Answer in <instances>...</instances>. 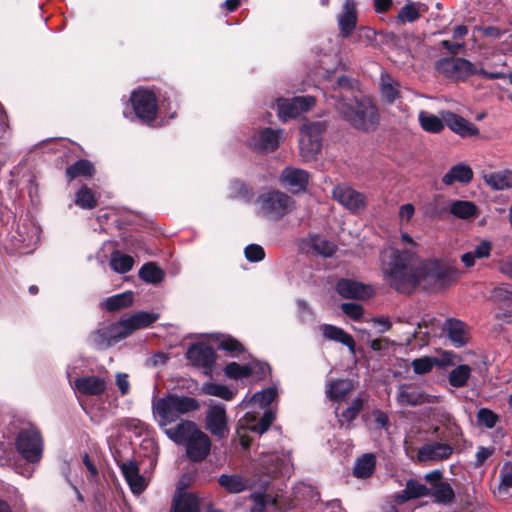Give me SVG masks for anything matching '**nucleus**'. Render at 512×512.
<instances>
[{
	"instance_id": "39448f33",
	"label": "nucleus",
	"mask_w": 512,
	"mask_h": 512,
	"mask_svg": "<svg viewBox=\"0 0 512 512\" xmlns=\"http://www.w3.org/2000/svg\"><path fill=\"white\" fill-rule=\"evenodd\" d=\"M435 70L443 77L453 81H464L474 75L491 80L506 78L504 72H488L481 65L472 63L465 58H441L435 63Z\"/></svg>"
},
{
	"instance_id": "603ef678",
	"label": "nucleus",
	"mask_w": 512,
	"mask_h": 512,
	"mask_svg": "<svg viewBox=\"0 0 512 512\" xmlns=\"http://www.w3.org/2000/svg\"><path fill=\"white\" fill-rule=\"evenodd\" d=\"M75 204L82 209H93L97 205V200L93 191L87 186H83L76 193Z\"/></svg>"
},
{
	"instance_id": "3c124183",
	"label": "nucleus",
	"mask_w": 512,
	"mask_h": 512,
	"mask_svg": "<svg viewBox=\"0 0 512 512\" xmlns=\"http://www.w3.org/2000/svg\"><path fill=\"white\" fill-rule=\"evenodd\" d=\"M491 298L498 306L512 311V290L505 286L496 287L492 291Z\"/></svg>"
},
{
	"instance_id": "aec40b11",
	"label": "nucleus",
	"mask_w": 512,
	"mask_h": 512,
	"mask_svg": "<svg viewBox=\"0 0 512 512\" xmlns=\"http://www.w3.org/2000/svg\"><path fill=\"white\" fill-rule=\"evenodd\" d=\"M308 181L309 173L295 167H286L280 175L281 185L294 193L305 190Z\"/></svg>"
},
{
	"instance_id": "473e14b6",
	"label": "nucleus",
	"mask_w": 512,
	"mask_h": 512,
	"mask_svg": "<svg viewBox=\"0 0 512 512\" xmlns=\"http://www.w3.org/2000/svg\"><path fill=\"white\" fill-rule=\"evenodd\" d=\"M484 182L493 190L500 191L512 187V170H500L483 175Z\"/></svg>"
},
{
	"instance_id": "37998d69",
	"label": "nucleus",
	"mask_w": 512,
	"mask_h": 512,
	"mask_svg": "<svg viewBox=\"0 0 512 512\" xmlns=\"http://www.w3.org/2000/svg\"><path fill=\"white\" fill-rule=\"evenodd\" d=\"M134 258L120 251H114L110 257V267L118 274L129 272L134 265Z\"/></svg>"
},
{
	"instance_id": "0e129e2a",
	"label": "nucleus",
	"mask_w": 512,
	"mask_h": 512,
	"mask_svg": "<svg viewBox=\"0 0 512 512\" xmlns=\"http://www.w3.org/2000/svg\"><path fill=\"white\" fill-rule=\"evenodd\" d=\"M344 314L354 320H358L363 316V307L358 303L348 302L341 305Z\"/></svg>"
},
{
	"instance_id": "bb28decb",
	"label": "nucleus",
	"mask_w": 512,
	"mask_h": 512,
	"mask_svg": "<svg viewBox=\"0 0 512 512\" xmlns=\"http://www.w3.org/2000/svg\"><path fill=\"white\" fill-rule=\"evenodd\" d=\"M319 330L326 340L340 343L346 346L352 354L355 353V341L344 329L331 324H321Z\"/></svg>"
},
{
	"instance_id": "864d4df0",
	"label": "nucleus",
	"mask_w": 512,
	"mask_h": 512,
	"mask_svg": "<svg viewBox=\"0 0 512 512\" xmlns=\"http://www.w3.org/2000/svg\"><path fill=\"white\" fill-rule=\"evenodd\" d=\"M139 278L146 283L160 282V268L155 262L145 263L138 272Z\"/></svg>"
},
{
	"instance_id": "e433bc0d",
	"label": "nucleus",
	"mask_w": 512,
	"mask_h": 512,
	"mask_svg": "<svg viewBox=\"0 0 512 512\" xmlns=\"http://www.w3.org/2000/svg\"><path fill=\"white\" fill-rule=\"evenodd\" d=\"M427 11V7L419 2H409L405 4L398 12L397 19L401 23H412L418 20L422 13Z\"/></svg>"
},
{
	"instance_id": "5701e85b",
	"label": "nucleus",
	"mask_w": 512,
	"mask_h": 512,
	"mask_svg": "<svg viewBox=\"0 0 512 512\" xmlns=\"http://www.w3.org/2000/svg\"><path fill=\"white\" fill-rule=\"evenodd\" d=\"M122 475L134 494H141L147 487V481L139 473V467L134 461H125L118 463Z\"/></svg>"
},
{
	"instance_id": "423d86ee",
	"label": "nucleus",
	"mask_w": 512,
	"mask_h": 512,
	"mask_svg": "<svg viewBox=\"0 0 512 512\" xmlns=\"http://www.w3.org/2000/svg\"><path fill=\"white\" fill-rule=\"evenodd\" d=\"M257 213L270 220H279L295 208L292 197L279 190L261 193L256 199Z\"/></svg>"
},
{
	"instance_id": "09e8293b",
	"label": "nucleus",
	"mask_w": 512,
	"mask_h": 512,
	"mask_svg": "<svg viewBox=\"0 0 512 512\" xmlns=\"http://www.w3.org/2000/svg\"><path fill=\"white\" fill-rule=\"evenodd\" d=\"M336 87H333V93L330 94V99L334 101V105L341 100V96L353 97L354 92L352 91L353 82L346 76H339L337 78Z\"/></svg>"
},
{
	"instance_id": "9b49d317",
	"label": "nucleus",
	"mask_w": 512,
	"mask_h": 512,
	"mask_svg": "<svg viewBox=\"0 0 512 512\" xmlns=\"http://www.w3.org/2000/svg\"><path fill=\"white\" fill-rule=\"evenodd\" d=\"M186 357L190 364L200 369L205 376H212L216 362V353L212 347L204 343H194L188 348Z\"/></svg>"
},
{
	"instance_id": "412c9836",
	"label": "nucleus",
	"mask_w": 512,
	"mask_h": 512,
	"mask_svg": "<svg viewBox=\"0 0 512 512\" xmlns=\"http://www.w3.org/2000/svg\"><path fill=\"white\" fill-rule=\"evenodd\" d=\"M443 331L456 348L465 346L470 339L469 327L458 319H447L443 324Z\"/></svg>"
},
{
	"instance_id": "ddd939ff",
	"label": "nucleus",
	"mask_w": 512,
	"mask_h": 512,
	"mask_svg": "<svg viewBox=\"0 0 512 512\" xmlns=\"http://www.w3.org/2000/svg\"><path fill=\"white\" fill-rule=\"evenodd\" d=\"M315 103L314 97L298 96L291 99L278 98L276 108L278 117L286 122L289 119L296 118L303 112L309 110Z\"/></svg>"
},
{
	"instance_id": "4468645a",
	"label": "nucleus",
	"mask_w": 512,
	"mask_h": 512,
	"mask_svg": "<svg viewBox=\"0 0 512 512\" xmlns=\"http://www.w3.org/2000/svg\"><path fill=\"white\" fill-rule=\"evenodd\" d=\"M206 428L219 439L228 435V417L223 404H209L206 413Z\"/></svg>"
},
{
	"instance_id": "9d476101",
	"label": "nucleus",
	"mask_w": 512,
	"mask_h": 512,
	"mask_svg": "<svg viewBox=\"0 0 512 512\" xmlns=\"http://www.w3.org/2000/svg\"><path fill=\"white\" fill-rule=\"evenodd\" d=\"M136 117L144 124H150L157 116L158 106L156 95L148 90L138 88L129 98Z\"/></svg>"
},
{
	"instance_id": "de8ad7c7",
	"label": "nucleus",
	"mask_w": 512,
	"mask_h": 512,
	"mask_svg": "<svg viewBox=\"0 0 512 512\" xmlns=\"http://www.w3.org/2000/svg\"><path fill=\"white\" fill-rule=\"evenodd\" d=\"M201 392L205 395L215 396L229 401L235 396V392L223 384L214 382H205L201 387Z\"/></svg>"
},
{
	"instance_id": "69168bd1",
	"label": "nucleus",
	"mask_w": 512,
	"mask_h": 512,
	"mask_svg": "<svg viewBox=\"0 0 512 512\" xmlns=\"http://www.w3.org/2000/svg\"><path fill=\"white\" fill-rule=\"evenodd\" d=\"M456 355L450 351H444L440 357H435V366L445 368L447 366L454 365Z\"/></svg>"
},
{
	"instance_id": "a19ab883",
	"label": "nucleus",
	"mask_w": 512,
	"mask_h": 512,
	"mask_svg": "<svg viewBox=\"0 0 512 512\" xmlns=\"http://www.w3.org/2000/svg\"><path fill=\"white\" fill-rule=\"evenodd\" d=\"M376 458L373 454L367 453L358 458L355 462L353 474L357 478L365 479L370 477L375 469Z\"/></svg>"
},
{
	"instance_id": "bf43d9fd",
	"label": "nucleus",
	"mask_w": 512,
	"mask_h": 512,
	"mask_svg": "<svg viewBox=\"0 0 512 512\" xmlns=\"http://www.w3.org/2000/svg\"><path fill=\"white\" fill-rule=\"evenodd\" d=\"M435 357L423 356L416 358L411 362V367L415 374L423 375L430 372L435 367Z\"/></svg>"
},
{
	"instance_id": "c756f323",
	"label": "nucleus",
	"mask_w": 512,
	"mask_h": 512,
	"mask_svg": "<svg viewBox=\"0 0 512 512\" xmlns=\"http://www.w3.org/2000/svg\"><path fill=\"white\" fill-rule=\"evenodd\" d=\"M354 384L350 379H335L326 383L325 394L330 400L342 402L353 390Z\"/></svg>"
},
{
	"instance_id": "8fccbe9b",
	"label": "nucleus",
	"mask_w": 512,
	"mask_h": 512,
	"mask_svg": "<svg viewBox=\"0 0 512 512\" xmlns=\"http://www.w3.org/2000/svg\"><path fill=\"white\" fill-rule=\"evenodd\" d=\"M432 496L434 501L439 504H450L454 501L455 493L450 484L446 482H440L433 490Z\"/></svg>"
},
{
	"instance_id": "774afa93",
	"label": "nucleus",
	"mask_w": 512,
	"mask_h": 512,
	"mask_svg": "<svg viewBox=\"0 0 512 512\" xmlns=\"http://www.w3.org/2000/svg\"><path fill=\"white\" fill-rule=\"evenodd\" d=\"M415 213V208L412 204L407 203L399 209V220L401 224L408 223Z\"/></svg>"
},
{
	"instance_id": "a878e982",
	"label": "nucleus",
	"mask_w": 512,
	"mask_h": 512,
	"mask_svg": "<svg viewBox=\"0 0 512 512\" xmlns=\"http://www.w3.org/2000/svg\"><path fill=\"white\" fill-rule=\"evenodd\" d=\"M77 393L87 396H99L106 390V381L98 376H83L74 381L73 385Z\"/></svg>"
},
{
	"instance_id": "20e7f679",
	"label": "nucleus",
	"mask_w": 512,
	"mask_h": 512,
	"mask_svg": "<svg viewBox=\"0 0 512 512\" xmlns=\"http://www.w3.org/2000/svg\"><path fill=\"white\" fill-rule=\"evenodd\" d=\"M336 109L351 126L358 130L369 131L376 128L379 115L376 106L367 97L341 96Z\"/></svg>"
},
{
	"instance_id": "cd10ccee",
	"label": "nucleus",
	"mask_w": 512,
	"mask_h": 512,
	"mask_svg": "<svg viewBox=\"0 0 512 512\" xmlns=\"http://www.w3.org/2000/svg\"><path fill=\"white\" fill-rule=\"evenodd\" d=\"M397 401L401 406H418L430 402V396L417 388L401 385L398 388Z\"/></svg>"
},
{
	"instance_id": "1a4fd4ad",
	"label": "nucleus",
	"mask_w": 512,
	"mask_h": 512,
	"mask_svg": "<svg viewBox=\"0 0 512 512\" xmlns=\"http://www.w3.org/2000/svg\"><path fill=\"white\" fill-rule=\"evenodd\" d=\"M18 453L30 463L39 462L43 453V439L40 431L31 426L20 430L16 438Z\"/></svg>"
},
{
	"instance_id": "f704fd0d",
	"label": "nucleus",
	"mask_w": 512,
	"mask_h": 512,
	"mask_svg": "<svg viewBox=\"0 0 512 512\" xmlns=\"http://www.w3.org/2000/svg\"><path fill=\"white\" fill-rule=\"evenodd\" d=\"M200 500L191 493H178L174 498V512H200Z\"/></svg>"
},
{
	"instance_id": "dca6fc26",
	"label": "nucleus",
	"mask_w": 512,
	"mask_h": 512,
	"mask_svg": "<svg viewBox=\"0 0 512 512\" xmlns=\"http://www.w3.org/2000/svg\"><path fill=\"white\" fill-rule=\"evenodd\" d=\"M261 462L269 475L289 477L293 471L289 452H273L264 456Z\"/></svg>"
},
{
	"instance_id": "b1692460",
	"label": "nucleus",
	"mask_w": 512,
	"mask_h": 512,
	"mask_svg": "<svg viewBox=\"0 0 512 512\" xmlns=\"http://www.w3.org/2000/svg\"><path fill=\"white\" fill-rule=\"evenodd\" d=\"M441 116L445 125L461 137L476 136L479 133L478 128L474 124L453 112L442 111Z\"/></svg>"
},
{
	"instance_id": "58836bf2",
	"label": "nucleus",
	"mask_w": 512,
	"mask_h": 512,
	"mask_svg": "<svg viewBox=\"0 0 512 512\" xmlns=\"http://www.w3.org/2000/svg\"><path fill=\"white\" fill-rule=\"evenodd\" d=\"M308 246L312 251L325 258L331 257L336 251V245L326 238L313 235L308 239Z\"/></svg>"
},
{
	"instance_id": "72a5a7b5",
	"label": "nucleus",
	"mask_w": 512,
	"mask_h": 512,
	"mask_svg": "<svg viewBox=\"0 0 512 512\" xmlns=\"http://www.w3.org/2000/svg\"><path fill=\"white\" fill-rule=\"evenodd\" d=\"M429 494L430 490L426 485L417 480L410 479L407 481L405 489L395 496V501L401 504L410 499L428 496Z\"/></svg>"
},
{
	"instance_id": "ea45409f",
	"label": "nucleus",
	"mask_w": 512,
	"mask_h": 512,
	"mask_svg": "<svg viewBox=\"0 0 512 512\" xmlns=\"http://www.w3.org/2000/svg\"><path fill=\"white\" fill-rule=\"evenodd\" d=\"M134 300V293L132 291H125L113 296L108 297L102 302V306L107 311H117L129 307Z\"/></svg>"
},
{
	"instance_id": "f8f14e48",
	"label": "nucleus",
	"mask_w": 512,
	"mask_h": 512,
	"mask_svg": "<svg viewBox=\"0 0 512 512\" xmlns=\"http://www.w3.org/2000/svg\"><path fill=\"white\" fill-rule=\"evenodd\" d=\"M284 140L283 129L260 128L249 138V146L259 152H273Z\"/></svg>"
},
{
	"instance_id": "c03bdc74",
	"label": "nucleus",
	"mask_w": 512,
	"mask_h": 512,
	"mask_svg": "<svg viewBox=\"0 0 512 512\" xmlns=\"http://www.w3.org/2000/svg\"><path fill=\"white\" fill-rule=\"evenodd\" d=\"M254 506L251 512H277L278 505L276 500L267 494L254 493L251 495Z\"/></svg>"
},
{
	"instance_id": "2f4dec72",
	"label": "nucleus",
	"mask_w": 512,
	"mask_h": 512,
	"mask_svg": "<svg viewBox=\"0 0 512 512\" xmlns=\"http://www.w3.org/2000/svg\"><path fill=\"white\" fill-rule=\"evenodd\" d=\"M218 483L231 494L241 493L250 487V480L239 474H222L218 478Z\"/></svg>"
},
{
	"instance_id": "c85d7f7f",
	"label": "nucleus",
	"mask_w": 512,
	"mask_h": 512,
	"mask_svg": "<svg viewBox=\"0 0 512 512\" xmlns=\"http://www.w3.org/2000/svg\"><path fill=\"white\" fill-rule=\"evenodd\" d=\"M379 91L381 98L388 104H393L401 97L400 83L387 72L380 75Z\"/></svg>"
},
{
	"instance_id": "f3484780",
	"label": "nucleus",
	"mask_w": 512,
	"mask_h": 512,
	"mask_svg": "<svg viewBox=\"0 0 512 512\" xmlns=\"http://www.w3.org/2000/svg\"><path fill=\"white\" fill-rule=\"evenodd\" d=\"M333 197L351 212H357L365 206V196L345 184L338 185L333 189Z\"/></svg>"
},
{
	"instance_id": "49530a36",
	"label": "nucleus",
	"mask_w": 512,
	"mask_h": 512,
	"mask_svg": "<svg viewBox=\"0 0 512 512\" xmlns=\"http://www.w3.org/2000/svg\"><path fill=\"white\" fill-rule=\"evenodd\" d=\"M472 369L469 365L461 364L452 369L448 375L449 384L455 388H461L467 385L471 376Z\"/></svg>"
},
{
	"instance_id": "f257e3e1",
	"label": "nucleus",
	"mask_w": 512,
	"mask_h": 512,
	"mask_svg": "<svg viewBox=\"0 0 512 512\" xmlns=\"http://www.w3.org/2000/svg\"><path fill=\"white\" fill-rule=\"evenodd\" d=\"M380 263L384 279L401 293H410L422 281L444 288L454 280L451 269L437 260H419L410 250L388 246L380 253Z\"/></svg>"
},
{
	"instance_id": "13d9d810",
	"label": "nucleus",
	"mask_w": 512,
	"mask_h": 512,
	"mask_svg": "<svg viewBox=\"0 0 512 512\" xmlns=\"http://www.w3.org/2000/svg\"><path fill=\"white\" fill-rule=\"evenodd\" d=\"M476 419L480 427L492 429L499 421V416L488 408H481L477 412Z\"/></svg>"
},
{
	"instance_id": "a211bd4d",
	"label": "nucleus",
	"mask_w": 512,
	"mask_h": 512,
	"mask_svg": "<svg viewBox=\"0 0 512 512\" xmlns=\"http://www.w3.org/2000/svg\"><path fill=\"white\" fill-rule=\"evenodd\" d=\"M276 395V388L268 387L254 393L252 396L246 395L239 406L243 409H249V411H254L262 415L266 410L271 411L270 409H267V407L275 399Z\"/></svg>"
},
{
	"instance_id": "4d7b16f0",
	"label": "nucleus",
	"mask_w": 512,
	"mask_h": 512,
	"mask_svg": "<svg viewBox=\"0 0 512 512\" xmlns=\"http://www.w3.org/2000/svg\"><path fill=\"white\" fill-rule=\"evenodd\" d=\"M512 489V461L506 462L500 469V482L497 486L499 493H507Z\"/></svg>"
},
{
	"instance_id": "a18cd8bd",
	"label": "nucleus",
	"mask_w": 512,
	"mask_h": 512,
	"mask_svg": "<svg viewBox=\"0 0 512 512\" xmlns=\"http://www.w3.org/2000/svg\"><path fill=\"white\" fill-rule=\"evenodd\" d=\"M94 173L95 169L93 164L84 159H81L66 168V176L69 181L79 176L91 177Z\"/></svg>"
},
{
	"instance_id": "4be33fe9",
	"label": "nucleus",
	"mask_w": 512,
	"mask_h": 512,
	"mask_svg": "<svg viewBox=\"0 0 512 512\" xmlns=\"http://www.w3.org/2000/svg\"><path fill=\"white\" fill-rule=\"evenodd\" d=\"M199 408V403L192 397H177L169 395L162 398V420L166 418L167 410H174L176 413L184 414ZM162 421V425H164Z\"/></svg>"
},
{
	"instance_id": "7ed1b4c3",
	"label": "nucleus",
	"mask_w": 512,
	"mask_h": 512,
	"mask_svg": "<svg viewBox=\"0 0 512 512\" xmlns=\"http://www.w3.org/2000/svg\"><path fill=\"white\" fill-rule=\"evenodd\" d=\"M157 319L156 313L137 312L105 329L96 331L91 335V341L99 348L109 347L131 335L135 330L148 327Z\"/></svg>"
},
{
	"instance_id": "393cba45",
	"label": "nucleus",
	"mask_w": 512,
	"mask_h": 512,
	"mask_svg": "<svg viewBox=\"0 0 512 512\" xmlns=\"http://www.w3.org/2000/svg\"><path fill=\"white\" fill-rule=\"evenodd\" d=\"M338 294L347 299H364L370 296L369 286L351 279L342 278L336 283Z\"/></svg>"
},
{
	"instance_id": "79ce46f5",
	"label": "nucleus",
	"mask_w": 512,
	"mask_h": 512,
	"mask_svg": "<svg viewBox=\"0 0 512 512\" xmlns=\"http://www.w3.org/2000/svg\"><path fill=\"white\" fill-rule=\"evenodd\" d=\"M421 128L429 133H439L445 127L443 118L421 110L418 114Z\"/></svg>"
},
{
	"instance_id": "338daca9",
	"label": "nucleus",
	"mask_w": 512,
	"mask_h": 512,
	"mask_svg": "<svg viewBox=\"0 0 512 512\" xmlns=\"http://www.w3.org/2000/svg\"><path fill=\"white\" fill-rule=\"evenodd\" d=\"M472 252L478 259L487 258L491 252V243L486 240L482 241L472 250Z\"/></svg>"
},
{
	"instance_id": "0eeeda50",
	"label": "nucleus",
	"mask_w": 512,
	"mask_h": 512,
	"mask_svg": "<svg viewBox=\"0 0 512 512\" xmlns=\"http://www.w3.org/2000/svg\"><path fill=\"white\" fill-rule=\"evenodd\" d=\"M275 415L272 411L266 410L262 415L254 411H247L238 421L237 434L240 445L247 449L251 445V438L244 431H251L258 435L265 433L273 421Z\"/></svg>"
},
{
	"instance_id": "6e6552de",
	"label": "nucleus",
	"mask_w": 512,
	"mask_h": 512,
	"mask_svg": "<svg viewBox=\"0 0 512 512\" xmlns=\"http://www.w3.org/2000/svg\"><path fill=\"white\" fill-rule=\"evenodd\" d=\"M324 122L305 123L300 128L299 148L302 158L313 160L322 148V133L325 131Z\"/></svg>"
},
{
	"instance_id": "6e6d98bb",
	"label": "nucleus",
	"mask_w": 512,
	"mask_h": 512,
	"mask_svg": "<svg viewBox=\"0 0 512 512\" xmlns=\"http://www.w3.org/2000/svg\"><path fill=\"white\" fill-rule=\"evenodd\" d=\"M249 372L248 363L240 365L237 362H230L224 367L225 376L234 380L248 378Z\"/></svg>"
},
{
	"instance_id": "e2e57ef3",
	"label": "nucleus",
	"mask_w": 512,
	"mask_h": 512,
	"mask_svg": "<svg viewBox=\"0 0 512 512\" xmlns=\"http://www.w3.org/2000/svg\"><path fill=\"white\" fill-rule=\"evenodd\" d=\"M245 257L250 262H258L264 259V249L258 244H249L245 250Z\"/></svg>"
},
{
	"instance_id": "052dcab7",
	"label": "nucleus",
	"mask_w": 512,
	"mask_h": 512,
	"mask_svg": "<svg viewBox=\"0 0 512 512\" xmlns=\"http://www.w3.org/2000/svg\"><path fill=\"white\" fill-rule=\"evenodd\" d=\"M248 368L250 370L249 377L253 380H261L270 372V367L267 363L255 360L248 363Z\"/></svg>"
},
{
	"instance_id": "7c9ffc66",
	"label": "nucleus",
	"mask_w": 512,
	"mask_h": 512,
	"mask_svg": "<svg viewBox=\"0 0 512 512\" xmlns=\"http://www.w3.org/2000/svg\"><path fill=\"white\" fill-rule=\"evenodd\" d=\"M472 178V169L464 163H458L452 166L448 172L443 175L442 182L447 186H450L455 182L467 184L472 180Z\"/></svg>"
},
{
	"instance_id": "680f3d73",
	"label": "nucleus",
	"mask_w": 512,
	"mask_h": 512,
	"mask_svg": "<svg viewBox=\"0 0 512 512\" xmlns=\"http://www.w3.org/2000/svg\"><path fill=\"white\" fill-rule=\"evenodd\" d=\"M496 449L494 446H480L478 447L477 449V452L475 454V460L473 462V466L475 468H479L481 467L482 465H484V463L494 455Z\"/></svg>"
},
{
	"instance_id": "f03ea898",
	"label": "nucleus",
	"mask_w": 512,
	"mask_h": 512,
	"mask_svg": "<svg viewBox=\"0 0 512 512\" xmlns=\"http://www.w3.org/2000/svg\"><path fill=\"white\" fill-rule=\"evenodd\" d=\"M165 434L176 444L184 445L188 458L194 462L204 460L210 453V438L192 421H182L166 429Z\"/></svg>"
},
{
	"instance_id": "c9c22d12",
	"label": "nucleus",
	"mask_w": 512,
	"mask_h": 512,
	"mask_svg": "<svg viewBox=\"0 0 512 512\" xmlns=\"http://www.w3.org/2000/svg\"><path fill=\"white\" fill-rule=\"evenodd\" d=\"M450 213L459 219H472L478 215L477 206L470 201L454 200L449 205Z\"/></svg>"
},
{
	"instance_id": "5fc2aeb1",
	"label": "nucleus",
	"mask_w": 512,
	"mask_h": 512,
	"mask_svg": "<svg viewBox=\"0 0 512 512\" xmlns=\"http://www.w3.org/2000/svg\"><path fill=\"white\" fill-rule=\"evenodd\" d=\"M218 348L227 351L232 357H236L244 352L243 345L231 336H222L219 339Z\"/></svg>"
},
{
	"instance_id": "2eb2a0df",
	"label": "nucleus",
	"mask_w": 512,
	"mask_h": 512,
	"mask_svg": "<svg viewBox=\"0 0 512 512\" xmlns=\"http://www.w3.org/2000/svg\"><path fill=\"white\" fill-rule=\"evenodd\" d=\"M336 21L339 35L344 39L349 38L357 27V2L355 0H345L336 16Z\"/></svg>"
},
{
	"instance_id": "6ab92c4d",
	"label": "nucleus",
	"mask_w": 512,
	"mask_h": 512,
	"mask_svg": "<svg viewBox=\"0 0 512 512\" xmlns=\"http://www.w3.org/2000/svg\"><path fill=\"white\" fill-rule=\"evenodd\" d=\"M453 453V448L447 443L428 442L421 446L417 452V459L420 462L441 461L448 459Z\"/></svg>"
},
{
	"instance_id": "4c0bfd02",
	"label": "nucleus",
	"mask_w": 512,
	"mask_h": 512,
	"mask_svg": "<svg viewBox=\"0 0 512 512\" xmlns=\"http://www.w3.org/2000/svg\"><path fill=\"white\" fill-rule=\"evenodd\" d=\"M364 399L359 397H356L352 400L350 405L344 409L340 414H338V409H336L335 413L338 417V421L341 426H346L347 428L350 427L352 421L356 419L358 414L363 408Z\"/></svg>"
}]
</instances>
